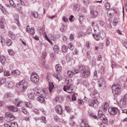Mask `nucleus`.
Instances as JSON below:
<instances>
[{"label":"nucleus","instance_id":"f257e3e1","mask_svg":"<svg viewBox=\"0 0 127 127\" xmlns=\"http://www.w3.org/2000/svg\"><path fill=\"white\" fill-rule=\"evenodd\" d=\"M29 83L26 80H23L16 84L17 88L20 89L21 91H25L28 87Z\"/></svg>","mask_w":127,"mask_h":127},{"label":"nucleus","instance_id":"f03ea898","mask_svg":"<svg viewBox=\"0 0 127 127\" xmlns=\"http://www.w3.org/2000/svg\"><path fill=\"white\" fill-rule=\"evenodd\" d=\"M34 93L37 95H42L45 96L48 94V92L45 89H41L38 88H35L34 89Z\"/></svg>","mask_w":127,"mask_h":127},{"label":"nucleus","instance_id":"7ed1b4c3","mask_svg":"<svg viewBox=\"0 0 127 127\" xmlns=\"http://www.w3.org/2000/svg\"><path fill=\"white\" fill-rule=\"evenodd\" d=\"M112 93L114 95H119L121 92V86L119 85H113L112 87Z\"/></svg>","mask_w":127,"mask_h":127},{"label":"nucleus","instance_id":"20e7f679","mask_svg":"<svg viewBox=\"0 0 127 127\" xmlns=\"http://www.w3.org/2000/svg\"><path fill=\"white\" fill-rule=\"evenodd\" d=\"M31 81L33 83H36L39 80V77L38 75L34 72H32L30 77Z\"/></svg>","mask_w":127,"mask_h":127},{"label":"nucleus","instance_id":"39448f33","mask_svg":"<svg viewBox=\"0 0 127 127\" xmlns=\"http://www.w3.org/2000/svg\"><path fill=\"white\" fill-rule=\"evenodd\" d=\"M108 111L110 115H117L119 113V110L116 107H109L108 109Z\"/></svg>","mask_w":127,"mask_h":127},{"label":"nucleus","instance_id":"423d86ee","mask_svg":"<svg viewBox=\"0 0 127 127\" xmlns=\"http://www.w3.org/2000/svg\"><path fill=\"white\" fill-rule=\"evenodd\" d=\"M15 119V117L9 112H7L6 114L5 119L7 122L11 121Z\"/></svg>","mask_w":127,"mask_h":127},{"label":"nucleus","instance_id":"0eeeda50","mask_svg":"<svg viewBox=\"0 0 127 127\" xmlns=\"http://www.w3.org/2000/svg\"><path fill=\"white\" fill-rule=\"evenodd\" d=\"M73 85L69 84L65 85L63 88V90L65 91H66L68 93H70L72 91Z\"/></svg>","mask_w":127,"mask_h":127},{"label":"nucleus","instance_id":"6e6552de","mask_svg":"<svg viewBox=\"0 0 127 127\" xmlns=\"http://www.w3.org/2000/svg\"><path fill=\"white\" fill-rule=\"evenodd\" d=\"M98 100L96 99H94L90 101L89 105L91 107H96L98 106Z\"/></svg>","mask_w":127,"mask_h":127},{"label":"nucleus","instance_id":"1a4fd4ad","mask_svg":"<svg viewBox=\"0 0 127 127\" xmlns=\"http://www.w3.org/2000/svg\"><path fill=\"white\" fill-rule=\"evenodd\" d=\"M90 15L91 17L92 18H95L97 16L98 12L93 9L92 8L90 10Z\"/></svg>","mask_w":127,"mask_h":127},{"label":"nucleus","instance_id":"9d476101","mask_svg":"<svg viewBox=\"0 0 127 127\" xmlns=\"http://www.w3.org/2000/svg\"><path fill=\"white\" fill-rule=\"evenodd\" d=\"M55 109L57 113L60 114H62L63 111L60 105H58L56 106L55 107Z\"/></svg>","mask_w":127,"mask_h":127},{"label":"nucleus","instance_id":"9b49d317","mask_svg":"<svg viewBox=\"0 0 127 127\" xmlns=\"http://www.w3.org/2000/svg\"><path fill=\"white\" fill-rule=\"evenodd\" d=\"M82 75L83 77L86 78L90 76V72L88 70H86L82 73Z\"/></svg>","mask_w":127,"mask_h":127},{"label":"nucleus","instance_id":"f8f14e48","mask_svg":"<svg viewBox=\"0 0 127 127\" xmlns=\"http://www.w3.org/2000/svg\"><path fill=\"white\" fill-rule=\"evenodd\" d=\"M120 103L122 109L127 108V102L126 101H121L120 102Z\"/></svg>","mask_w":127,"mask_h":127},{"label":"nucleus","instance_id":"ddd939ff","mask_svg":"<svg viewBox=\"0 0 127 127\" xmlns=\"http://www.w3.org/2000/svg\"><path fill=\"white\" fill-rule=\"evenodd\" d=\"M15 103L16 105L18 107L21 106L22 105V102L19 99H16L15 101Z\"/></svg>","mask_w":127,"mask_h":127},{"label":"nucleus","instance_id":"4468645a","mask_svg":"<svg viewBox=\"0 0 127 127\" xmlns=\"http://www.w3.org/2000/svg\"><path fill=\"white\" fill-rule=\"evenodd\" d=\"M9 109L12 111L16 112L18 110V109L16 107L13 106H10L7 107Z\"/></svg>","mask_w":127,"mask_h":127},{"label":"nucleus","instance_id":"2eb2a0df","mask_svg":"<svg viewBox=\"0 0 127 127\" xmlns=\"http://www.w3.org/2000/svg\"><path fill=\"white\" fill-rule=\"evenodd\" d=\"M99 86L101 87L103 85H104L105 84V81L103 78H100L98 82Z\"/></svg>","mask_w":127,"mask_h":127},{"label":"nucleus","instance_id":"dca6fc26","mask_svg":"<svg viewBox=\"0 0 127 127\" xmlns=\"http://www.w3.org/2000/svg\"><path fill=\"white\" fill-rule=\"evenodd\" d=\"M3 98L5 100L8 101L11 99V96L10 94H5Z\"/></svg>","mask_w":127,"mask_h":127},{"label":"nucleus","instance_id":"f3484780","mask_svg":"<svg viewBox=\"0 0 127 127\" xmlns=\"http://www.w3.org/2000/svg\"><path fill=\"white\" fill-rule=\"evenodd\" d=\"M20 73V71L18 70H15L14 71H12L11 74L12 75L15 76L17 75H19Z\"/></svg>","mask_w":127,"mask_h":127},{"label":"nucleus","instance_id":"a211bd4d","mask_svg":"<svg viewBox=\"0 0 127 127\" xmlns=\"http://www.w3.org/2000/svg\"><path fill=\"white\" fill-rule=\"evenodd\" d=\"M5 23V20L3 18L0 19V27L2 29L4 28V24Z\"/></svg>","mask_w":127,"mask_h":127},{"label":"nucleus","instance_id":"6ab92c4d","mask_svg":"<svg viewBox=\"0 0 127 127\" xmlns=\"http://www.w3.org/2000/svg\"><path fill=\"white\" fill-rule=\"evenodd\" d=\"M109 107V104L107 103H104L103 105L102 106V109L104 112H105L107 110V108Z\"/></svg>","mask_w":127,"mask_h":127},{"label":"nucleus","instance_id":"aec40b11","mask_svg":"<svg viewBox=\"0 0 127 127\" xmlns=\"http://www.w3.org/2000/svg\"><path fill=\"white\" fill-rule=\"evenodd\" d=\"M56 70L58 72H59L62 70V67L60 64H58L56 65L55 66Z\"/></svg>","mask_w":127,"mask_h":127},{"label":"nucleus","instance_id":"412c9836","mask_svg":"<svg viewBox=\"0 0 127 127\" xmlns=\"http://www.w3.org/2000/svg\"><path fill=\"white\" fill-rule=\"evenodd\" d=\"M54 76L58 80H61L63 78V77L60 74H56L54 75Z\"/></svg>","mask_w":127,"mask_h":127},{"label":"nucleus","instance_id":"4be33fe9","mask_svg":"<svg viewBox=\"0 0 127 127\" xmlns=\"http://www.w3.org/2000/svg\"><path fill=\"white\" fill-rule=\"evenodd\" d=\"M54 85L52 82H49V88L50 92H52V90L53 89Z\"/></svg>","mask_w":127,"mask_h":127},{"label":"nucleus","instance_id":"5701e85b","mask_svg":"<svg viewBox=\"0 0 127 127\" xmlns=\"http://www.w3.org/2000/svg\"><path fill=\"white\" fill-rule=\"evenodd\" d=\"M6 44L8 46L11 45L12 43V41L11 39L7 38L6 40Z\"/></svg>","mask_w":127,"mask_h":127},{"label":"nucleus","instance_id":"b1692460","mask_svg":"<svg viewBox=\"0 0 127 127\" xmlns=\"http://www.w3.org/2000/svg\"><path fill=\"white\" fill-rule=\"evenodd\" d=\"M59 48L57 45H55L53 47V49L55 53H58L59 52Z\"/></svg>","mask_w":127,"mask_h":127},{"label":"nucleus","instance_id":"393cba45","mask_svg":"<svg viewBox=\"0 0 127 127\" xmlns=\"http://www.w3.org/2000/svg\"><path fill=\"white\" fill-rule=\"evenodd\" d=\"M37 99L38 101L41 103L43 102L45 100L43 96H39L37 98Z\"/></svg>","mask_w":127,"mask_h":127},{"label":"nucleus","instance_id":"a878e982","mask_svg":"<svg viewBox=\"0 0 127 127\" xmlns=\"http://www.w3.org/2000/svg\"><path fill=\"white\" fill-rule=\"evenodd\" d=\"M79 67V71L80 72H81L82 73L85 70H86L85 67L83 66H80Z\"/></svg>","mask_w":127,"mask_h":127},{"label":"nucleus","instance_id":"bb28decb","mask_svg":"<svg viewBox=\"0 0 127 127\" xmlns=\"http://www.w3.org/2000/svg\"><path fill=\"white\" fill-rule=\"evenodd\" d=\"M0 60L2 64H4L5 63L6 61L5 58V56H1Z\"/></svg>","mask_w":127,"mask_h":127},{"label":"nucleus","instance_id":"cd10ccee","mask_svg":"<svg viewBox=\"0 0 127 127\" xmlns=\"http://www.w3.org/2000/svg\"><path fill=\"white\" fill-rule=\"evenodd\" d=\"M80 6L79 4H76L74 5V9L76 11H78L80 9Z\"/></svg>","mask_w":127,"mask_h":127},{"label":"nucleus","instance_id":"c85d7f7f","mask_svg":"<svg viewBox=\"0 0 127 127\" xmlns=\"http://www.w3.org/2000/svg\"><path fill=\"white\" fill-rule=\"evenodd\" d=\"M62 99V98L59 96H56L54 99V101L55 102H60Z\"/></svg>","mask_w":127,"mask_h":127},{"label":"nucleus","instance_id":"c756f323","mask_svg":"<svg viewBox=\"0 0 127 127\" xmlns=\"http://www.w3.org/2000/svg\"><path fill=\"white\" fill-rule=\"evenodd\" d=\"M7 85L9 88H12L13 87V84L11 81H9L8 82Z\"/></svg>","mask_w":127,"mask_h":127},{"label":"nucleus","instance_id":"7c9ffc66","mask_svg":"<svg viewBox=\"0 0 127 127\" xmlns=\"http://www.w3.org/2000/svg\"><path fill=\"white\" fill-rule=\"evenodd\" d=\"M100 118L102 120V122L103 123L105 124L107 123V120L105 117H100Z\"/></svg>","mask_w":127,"mask_h":127},{"label":"nucleus","instance_id":"2f4dec72","mask_svg":"<svg viewBox=\"0 0 127 127\" xmlns=\"http://www.w3.org/2000/svg\"><path fill=\"white\" fill-rule=\"evenodd\" d=\"M74 74V73L71 71L69 70L67 71V75L69 77H72L73 76Z\"/></svg>","mask_w":127,"mask_h":127},{"label":"nucleus","instance_id":"473e14b6","mask_svg":"<svg viewBox=\"0 0 127 127\" xmlns=\"http://www.w3.org/2000/svg\"><path fill=\"white\" fill-rule=\"evenodd\" d=\"M62 50L63 52H65L67 51L68 48L66 45H64L62 46Z\"/></svg>","mask_w":127,"mask_h":127},{"label":"nucleus","instance_id":"72a5a7b5","mask_svg":"<svg viewBox=\"0 0 127 127\" xmlns=\"http://www.w3.org/2000/svg\"><path fill=\"white\" fill-rule=\"evenodd\" d=\"M43 35L45 38V39L47 40L51 44H52V43L51 40L49 39L47 37L46 34L45 33V32H44L43 33Z\"/></svg>","mask_w":127,"mask_h":127},{"label":"nucleus","instance_id":"f704fd0d","mask_svg":"<svg viewBox=\"0 0 127 127\" xmlns=\"http://www.w3.org/2000/svg\"><path fill=\"white\" fill-rule=\"evenodd\" d=\"M6 80V78L5 77H2L0 78V83L1 84H2L5 82Z\"/></svg>","mask_w":127,"mask_h":127},{"label":"nucleus","instance_id":"c9c22d12","mask_svg":"<svg viewBox=\"0 0 127 127\" xmlns=\"http://www.w3.org/2000/svg\"><path fill=\"white\" fill-rule=\"evenodd\" d=\"M24 105L25 106H26V107L29 108H31L32 107L31 104L29 102H26L25 103Z\"/></svg>","mask_w":127,"mask_h":127},{"label":"nucleus","instance_id":"e433bc0d","mask_svg":"<svg viewBox=\"0 0 127 127\" xmlns=\"http://www.w3.org/2000/svg\"><path fill=\"white\" fill-rule=\"evenodd\" d=\"M105 8L106 9H110V4L109 3L107 2L104 5Z\"/></svg>","mask_w":127,"mask_h":127},{"label":"nucleus","instance_id":"4c0bfd02","mask_svg":"<svg viewBox=\"0 0 127 127\" xmlns=\"http://www.w3.org/2000/svg\"><path fill=\"white\" fill-rule=\"evenodd\" d=\"M68 48L70 50H73L74 47L71 43H69L68 45Z\"/></svg>","mask_w":127,"mask_h":127},{"label":"nucleus","instance_id":"58836bf2","mask_svg":"<svg viewBox=\"0 0 127 127\" xmlns=\"http://www.w3.org/2000/svg\"><path fill=\"white\" fill-rule=\"evenodd\" d=\"M93 36L96 40L98 41L99 40V36L98 35L95 34H93Z\"/></svg>","mask_w":127,"mask_h":127},{"label":"nucleus","instance_id":"ea45409f","mask_svg":"<svg viewBox=\"0 0 127 127\" xmlns=\"http://www.w3.org/2000/svg\"><path fill=\"white\" fill-rule=\"evenodd\" d=\"M8 51L9 54L11 55H14V51L11 49H9L8 50Z\"/></svg>","mask_w":127,"mask_h":127},{"label":"nucleus","instance_id":"a19ab883","mask_svg":"<svg viewBox=\"0 0 127 127\" xmlns=\"http://www.w3.org/2000/svg\"><path fill=\"white\" fill-rule=\"evenodd\" d=\"M98 115L100 118V117H104V115L102 113V111L100 110L99 111H98Z\"/></svg>","mask_w":127,"mask_h":127},{"label":"nucleus","instance_id":"79ce46f5","mask_svg":"<svg viewBox=\"0 0 127 127\" xmlns=\"http://www.w3.org/2000/svg\"><path fill=\"white\" fill-rule=\"evenodd\" d=\"M9 2L10 4L12 6L14 7H15L16 5L12 0H9Z\"/></svg>","mask_w":127,"mask_h":127},{"label":"nucleus","instance_id":"37998d69","mask_svg":"<svg viewBox=\"0 0 127 127\" xmlns=\"http://www.w3.org/2000/svg\"><path fill=\"white\" fill-rule=\"evenodd\" d=\"M32 16H33L35 18H37L38 16V14L37 12H32Z\"/></svg>","mask_w":127,"mask_h":127},{"label":"nucleus","instance_id":"c03bdc74","mask_svg":"<svg viewBox=\"0 0 127 127\" xmlns=\"http://www.w3.org/2000/svg\"><path fill=\"white\" fill-rule=\"evenodd\" d=\"M4 74L5 76H9L10 75L9 72L7 71H4Z\"/></svg>","mask_w":127,"mask_h":127},{"label":"nucleus","instance_id":"a18cd8bd","mask_svg":"<svg viewBox=\"0 0 127 127\" xmlns=\"http://www.w3.org/2000/svg\"><path fill=\"white\" fill-rule=\"evenodd\" d=\"M28 96L30 99L33 98L34 97V96L32 93H30L28 94Z\"/></svg>","mask_w":127,"mask_h":127},{"label":"nucleus","instance_id":"49530a36","mask_svg":"<svg viewBox=\"0 0 127 127\" xmlns=\"http://www.w3.org/2000/svg\"><path fill=\"white\" fill-rule=\"evenodd\" d=\"M51 58L52 59H54L56 57V56L54 53H52L51 54Z\"/></svg>","mask_w":127,"mask_h":127},{"label":"nucleus","instance_id":"de8ad7c7","mask_svg":"<svg viewBox=\"0 0 127 127\" xmlns=\"http://www.w3.org/2000/svg\"><path fill=\"white\" fill-rule=\"evenodd\" d=\"M41 120L42 121V122H43L45 123H46V120L45 117L42 116L41 117Z\"/></svg>","mask_w":127,"mask_h":127},{"label":"nucleus","instance_id":"09e8293b","mask_svg":"<svg viewBox=\"0 0 127 127\" xmlns=\"http://www.w3.org/2000/svg\"><path fill=\"white\" fill-rule=\"evenodd\" d=\"M89 115L90 117H91L92 118H94V119H98L96 115H93L92 114H90Z\"/></svg>","mask_w":127,"mask_h":127},{"label":"nucleus","instance_id":"8fccbe9b","mask_svg":"<svg viewBox=\"0 0 127 127\" xmlns=\"http://www.w3.org/2000/svg\"><path fill=\"white\" fill-rule=\"evenodd\" d=\"M118 21L116 19H114L113 22V25L114 26H116L117 24Z\"/></svg>","mask_w":127,"mask_h":127},{"label":"nucleus","instance_id":"3c124183","mask_svg":"<svg viewBox=\"0 0 127 127\" xmlns=\"http://www.w3.org/2000/svg\"><path fill=\"white\" fill-rule=\"evenodd\" d=\"M11 125L12 127H17L18 126L16 122L12 123Z\"/></svg>","mask_w":127,"mask_h":127},{"label":"nucleus","instance_id":"603ef678","mask_svg":"<svg viewBox=\"0 0 127 127\" xmlns=\"http://www.w3.org/2000/svg\"><path fill=\"white\" fill-rule=\"evenodd\" d=\"M123 44L125 47L127 49V40H124Z\"/></svg>","mask_w":127,"mask_h":127},{"label":"nucleus","instance_id":"864d4df0","mask_svg":"<svg viewBox=\"0 0 127 127\" xmlns=\"http://www.w3.org/2000/svg\"><path fill=\"white\" fill-rule=\"evenodd\" d=\"M110 12L112 13V14H114L116 12V11H115L114 9H111L110 10Z\"/></svg>","mask_w":127,"mask_h":127},{"label":"nucleus","instance_id":"5fc2aeb1","mask_svg":"<svg viewBox=\"0 0 127 127\" xmlns=\"http://www.w3.org/2000/svg\"><path fill=\"white\" fill-rule=\"evenodd\" d=\"M74 38L73 35L72 34L70 35L69 37V39L71 41H72L73 40Z\"/></svg>","mask_w":127,"mask_h":127},{"label":"nucleus","instance_id":"6e6d98bb","mask_svg":"<svg viewBox=\"0 0 127 127\" xmlns=\"http://www.w3.org/2000/svg\"><path fill=\"white\" fill-rule=\"evenodd\" d=\"M84 4L86 5H88L89 3V0H84Z\"/></svg>","mask_w":127,"mask_h":127},{"label":"nucleus","instance_id":"4d7b16f0","mask_svg":"<svg viewBox=\"0 0 127 127\" xmlns=\"http://www.w3.org/2000/svg\"><path fill=\"white\" fill-rule=\"evenodd\" d=\"M65 108L66 111L68 112H69L71 111L70 108L69 107L65 106Z\"/></svg>","mask_w":127,"mask_h":127},{"label":"nucleus","instance_id":"13d9d810","mask_svg":"<svg viewBox=\"0 0 127 127\" xmlns=\"http://www.w3.org/2000/svg\"><path fill=\"white\" fill-rule=\"evenodd\" d=\"M22 109V111L23 113L24 114L27 113V111L25 108H23V109Z\"/></svg>","mask_w":127,"mask_h":127},{"label":"nucleus","instance_id":"bf43d9fd","mask_svg":"<svg viewBox=\"0 0 127 127\" xmlns=\"http://www.w3.org/2000/svg\"><path fill=\"white\" fill-rule=\"evenodd\" d=\"M78 103L80 104H82L84 103V102L83 101L80 99L78 100Z\"/></svg>","mask_w":127,"mask_h":127},{"label":"nucleus","instance_id":"052dcab7","mask_svg":"<svg viewBox=\"0 0 127 127\" xmlns=\"http://www.w3.org/2000/svg\"><path fill=\"white\" fill-rule=\"evenodd\" d=\"M63 21L65 22H66L67 21V19L64 17L63 18Z\"/></svg>","mask_w":127,"mask_h":127},{"label":"nucleus","instance_id":"680f3d73","mask_svg":"<svg viewBox=\"0 0 127 127\" xmlns=\"http://www.w3.org/2000/svg\"><path fill=\"white\" fill-rule=\"evenodd\" d=\"M34 111L35 113L38 114L39 111L37 109L35 108L34 109Z\"/></svg>","mask_w":127,"mask_h":127},{"label":"nucleus","instance_id":"e2e57ef3","mask_svg":"<svg viewBox=\"0 0 127 127\" xmlns=\"http://www.w3.org/2000/svg\"><path fill=\"white\" fill-rule=\"evenodd\" d=\"M97 60L99 61H101L102 60V58L100 55H98L97 57Z\"/></svg>","mask_w":127,"mask_h":127},{"label":"nucleus","instance_id":"0e129e2a","mask_svg":"<svg viewBox=\"0 0 127 127\" xmlns=\"http://www.w3.org/2000/svg\"><path fill=\"white\" fill-rule=\"evenodd\" d=\"M0 8L1 10L3 12H4V8L3 6L1 5H0Z\"/></svg>","mask_w":127,"mask_h":127},{"label":"nucleus","instance_id":"69168bd1","mask_svg":"<svg viewBox=\"0 0 127 127\" xmlns=\"http://www.w3.org/2000/svg\"><path fill=\"white\" fill-rule=\"evenodd\" d=\"M76 99V97L75 96V95L74 94L72 95V100H75Z\"/></svg>","mask_w":127,"mask_h":127},{"label":"nucleus","instance_id":"338daca9","mask_svg":"<svg viewBox=\"0 0 127 127\" xmlns=\"http://www.w3.org/2000/svg\"><path fill=\"white\" fill-rule=\"evenodd\" d=\"M122 112L126 113L127 114V109H123Z\"/></svg>","mask_w":127,"mask_h":127},{"label":"nucleus","instance_id":"774afa93","mask_svg":"<svg viewBox=\"0 0 127 127\" xmlns=\"http://www.w3.org/2000/svg\"><path fill=\"white\" fill-rule=\"evenodd\" d=\"M4 127H12L10 125L7 124H5L4 125Z\"/></svg>","mask_w":127,"mask_h":127}]
</instances>
